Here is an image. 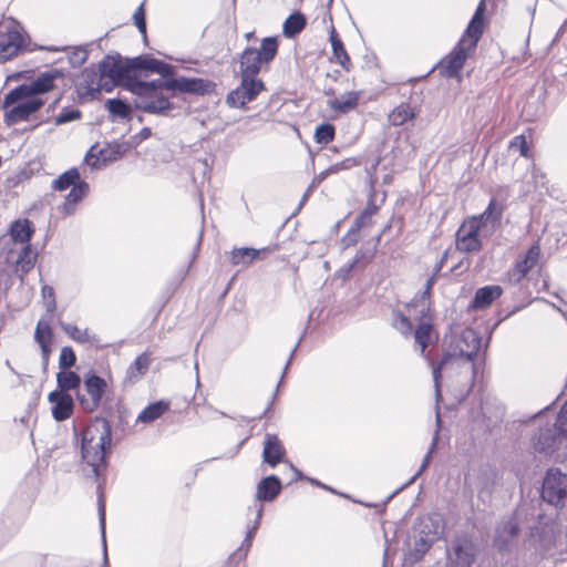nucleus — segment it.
<instances>
[{"instance_id":"3c124183","label":"nucleus","mask_w":567,"mask_h":567,"mask_svg":"<svg viewBox=\"0 0 567 567\" xmlns=\"http://www.w3.org/2000/svg\"><path fill=\"white\" fill-rule=\"evenodd\" d=\"M42 295L45 300V306L49 311H53L55 309V300H54V290L50 286H43Z\"/></svg>"},{"instance_id":"dca6fc26","label":"nucleus","mask_w":567,"mask_h":567,"mask_svg":"<svg viewBox=\"0 0 567 567\" xmlns=\"http://www.w3.org/2000/svg\"><path fill=\"white\" fill-rule=\"evenodd\" d=\"M285 450L279 439L274 434H266L264 443L262 457L270 466H276L281 462Z\"/></svg>"},{"instance_id":"cd10ccee","label":"nucleus","mask_w":567,"mask_h":567,"mask_svg":"<svg viewBox=\"0 0 567 567\" xmlns=\"http://www.w3.org/2000/svg\"><path fill=\"white\" fill-rule=\"evenodd\" d=\"M56 383L59 389L56 391H63L69 393L71 390H80L81 378L78 373L69 370H61L56 374Z\"/></svg>"},{"instance_id":"49530a36","label":"nucleus","mask_w":567,"mask_h":567,"mask_svg":"<svg viewBox=\"0 0 567 567\" xmlns=\"http://www.w3.org/2000/svg\"><path fill=\"white\" fill-rule=\"evenodd\" d=\"M81 112L79 110H64L55 117V124L61 125L71 121L79 120Z\"/></svg>"},{"instance_id":"4be33fe9","label":"nucleus","mask_w":567,"mask_h":567,"mask_svg":"<svg viewBox=\"0 0 567 567\" xmlns=\"http://www.w3.org/2000/svg\"><path fill=\"white\" fill-rule=\"evenodd\" d=\"M377 207L365 209L355 220V227L350 229L346 236L342 238V244L344 247H349L354 245L359 239L358 230L359 228L370 224V219L372 215L375 213Z\"/></svg>"},{"instance_id":"7c9ffc66","label":"nucleus","mask_w":567,"mask_h":567,"mask_svg":"<svg viewBox=\"0 0 567 567\" xmlns=\"http://www.w3.org/2000/svg\"><path fill=\"white\" fill-rule=\"evenodd\" d=\"M414 109L408 103H401L390 114L389 122L393 126H401L410 120L415 117Z\"/></svg>"},{"instance_id":"58836bf2","label":"nucleus","mask_w":567,"mask_h":567,"mask_svg":"<svg viewBox=\"0 0 567 567\" xmlns=\"http://www.w3.org/2000/svg\"><path fill=\"white\" fill-rule=\"evenodd\" d=\"M167 410V405L163 402H156L144 409L137 420L141 422H152L159 417Z\"/></svg>"},{"instance_id":"20e7f679","label":"nucleus","mask_w":567,"mask_h":567,"mask_svg":"<svg viewBox=\"0 0 567 567\" xmlns=\"http://www.w3.org/2000/svg\"><path fill=\"white\" fill-rule=\"evenodd\" d=\"M43 104L44 100L41 96L31 94L27 86L20 85L4 96L3 107L8 110L4 113V121L8 125L27 121Z\"/></svg>"},{"instance_id":"c03bdc74","label":"nucleus","mask_w":567,"mask_h":567,"mask_svg":"<svg viewBox=\"0 0 567 567\" xmlns=\"http://www.w3.org/2000/svg\"><path fill=\"white\" fill-rule=\"evenodd\" d=\"M509 148L511 150H514V151H518L519 154L524 157H527L529 158L530 157V154H529V146L527 144V141H526V137L524 135H517L515 136L511 143H509Z\"/></svg>"},{"instance_id":"0eeeda50","label":"nucleus","mask_w":567,"mask_h":567,"mask_svg":"<svg viewBox=\"0 0 567 567\" xmlns=\"http://www.w3.org/2000/svg\"><path fill=\"white\" fill-rule=\"evenodd\" d=\"M480 349V340L475 333V331L467 329L464 330L460 338L456 341L455 349L453 353H447L444 355L442 361L437 365L432 364V374L435 383L436 395L440 396V379L441 371L444 369L451 361H455L458 358H463L466 361H472V359L476 355Z\"/></svg>"},{"instance_id":"a878e982","label":"nucleus","mask_w":567,"mask_h":567,"mask_svg":"<svg viewBox=\"0 0 567 567\" xmlns=\"http://www.w3.org/2000/svg\"><path fill=\"white\" fill-rule=\"evenodd\" d=\"M455 561L460 567H471L475 560V547L471 542L458 543L455 548Z\"/></svg>"},{"instance_id":"864d4df0","label":"nucleus","mask_w":567,"mask_h":567,"mask_svg":"<svg viewBox=\"0 0 567 567\" xmlns=\"http://www.w3.org/2000/svg\"><path fill=\"white\" fill-rule=\"evenodd\" d=\"M51 344H52V341H48L45 343H41L39 344L41 350H42V357H43V361L45 363H48L49 361V358H50V353H51Z\"/></svg>"},{"instance_id":"603ef678","label":"nucleus","mask_w":567,"mask_h":567,"mask_svg":"<svg viewBox=\"0 0 567 567\" xmlns=\"http://www.w3.org/2000/svg\"><path fill=\"white\" fill-rule=\"evenodd\" d=\"M86 58H87L86 51L78 50V51L74 52L73 58L71 60H72L73 64H75V63L76 64H82V63L85 62Z\"/></svg>"},{"instance_id":"c9c22d12","label":"nucleus","mask_w":567,"mask_h":567,"mask_svg":"<svg viewBox=\"0 0 567 567\" xmlns=\"http://www.w3.org/2000/svg\"><path fill=\"white\" fill-rule=\"evenodd\" d=\"M422 533L424 534V538L422 540L424 543L431 544L433 543L440 534V520L437 517H425L422 519Z\"/></svg>"},{"instance_id":"ea45409f","label":"nucleus","mask_w":567,"mask_h":567,"mask_svg":"<svg viewBox=\"0 0 567 567\" xmlns=\"http://www.w3.org/2000/svg\"><path fill=\"white\" fill-rule=\"evenodd\" d=\"M392 324L404 337L411 336L413 326H412L409 317L403 315L402 312H400V311L393 312Z\"/></svg>"},{"instance_id":"79ce46f5","label":"nucleus","mask_w":567,"mask_h":567,"mask_svg":"<svg viewBox=\"0 0 567 567\" xmlns=\"http://www.w3.org/2000/svg\"><path fill=\"white\" fill-rule=\"evenodd\" d=\"M334 137V127L331 124H322L317 127L315 133L316 142L319 144H328Z\"/></svg>"},{"instance_id":"f704fd0d","label":"nucleus","mask_w":567,"mask_h":567,"mask_svg":"<svg viewBox=\"0 0 567 567\" xmlns=\"http://www.w3.org/2000/svg\"><path fill=\"white\" fill-rule=\"evenodd\" d=\"M61 328L71 339L79 343H92L95 341V337L91 336L87 329H80L68 323H61Z\"/></svg>"},{"instance_id":"09e8293b","label":"nucleus","mask_w":567,"mask_h":567,"mask_svg":"<svg viewBox=\"0 0 567 567\" xmlns=\"http://www.w3.org/2000/svg\"><path fill=\"white\" fill-rule=\"evenodd\" d=\"M436 422H437V426H439L440 425V415L439 414L436 416ZM437 436H439V427L435 431L430 450H429L427 454L425 455V457L421 464L420 471L416 473V475H419L421 472H423L427 467L430 460H431V455L434 452L436 444H437Z\"/></svg>"},{"instance_id":"6ab92c4d","label":"nucleus","mask_w":567,"mask_h":567,"mask_svg":"<svg viewBox=\"0 0 567 567\" xmlns=\"http://www.w3.org/2000/svg\"><path fill=\"white\" fill-rule=\"evenodd\" d=\"M22 47V38L18 32H11L0 40V59L8 60L17 55Z\"/></svg>"},{"instance_id":"8fccbe9b","label":"nucleus","mask_w":567,"mask_h":567,"mask_svg":"<svg viewBox=\"0 0 567 567\" xmlns=\"http://www.w3.org/2000/svg\"><path fill=\"white\" fill-rule=\"evenodd\" d=\"M134 21H135V24L138 29V31L142 33V34H145L146 32V22H145V12H144V9H143V6H140L136 11L134 12Z\"/></svg>"},{"instance_id":"37998d69","label":"nucleus","mask_w":567,"mask_h":567,"mask_svg":"<svg viewBox=\"0 0 567 567\" xmlns=\"http://www.w3.org/2000/svg\"><path fill=\"white\" fill-rule=\"evenodd\" d=\"M76 357L72 348L63 347L59 357V367L61 370H66L75 364Z\"/></svg>"},{"instance_id":"b1692460","label":"nucleus","mask_w":567,"mask_h":567,"mask_svg":"<svg viewBox=\"0 0 567 567\" xmlns=\"http://www.w3.org/2000/svg\"><path fill=\"white\" fill-rule=\"evenodd\" d=\"M152 362L151 354L148 352H143L140 354L135 361L127 369V379L131 382H136L140 380L148 370L150 364Z\"/></svg>"},{"instance_id":"aec40b11","label":"nucleus","mask_w":567,"mask_h":567,"mask_svg":"<svg viewBox=\"0 0 567 567\" xmlns=\"http://www.w3.org/2000/svg\"><path fill=\"white\" fill-rule=\"evenodd\" d=\"M360 94L361 93L358 91L346 92L340 96L331 100L329 102V105L334 111H338L340 113H348L351 110L355 109V106L358 105Z\"/></svg>"},{"instance_id":"bb28decb","label":"nucleus","mask_w":567,"mask_h":567,"mask_svg":"<svg viewBox=\"0 0 567 567\" xmlns=\"http://www.w3.org/2000/svg\"><path fill=\"white\" fill-rule=\"evenodd\" d=\"M306 24V17L301 12H293L285 20L282 33L286 38H293L305 29Z\"/></svg>"},{"instance_id":"6e6552de","label":"nucleus","mask_w":567,"mask_h":567,"mask_svg":"<svg viewBox=\"0 0 567 567\" xmlns=\"http://www.w3.org/2000/svg\"><path fill=\"white\" fill-rule=\"evenodd\" d=\"M106 381L94 373L84 377L83 390L76 392V399L85 412H94L106 391Z\"/></svg>"},{"instance_id":"412c9836","label":"nucleus","mask_w":567,"mask_h":567,"mask_svg":"<svg viewBox=\"0 0 567 567\" xmlns=\"http://www.w3.org/2000/svg\"><path fill=\"white\" fill-rule=\"evenodd\" d=\"M279 480L271 475L264 478L257 486V498L262 501H272L280 492Z\"/></svg>"},{"instance_id":"bf43d9fd","label":"nucleus","mask_w":567,"mask_h":567,"mask_svg":"<svg viewBox=\"0 0 567 567\" xmlns=\"http://www.w3.org/2000/svg\"><path fill=\"white\" fill-rule=\"evenodd\" d=\"M445 258H446V252L443 255V258H442V260H441V262H440L439 269L442 267V264H443V261H444V259H445Z\"/></svg>"},{"instance_id":"9d476101","label":"nucleus","mask_w":567,"mask_h":567,"mask_svg":"<svg viewBox=\"0 0 567 567\" xmlns=\"http://www.w3.org/2000/svg\"><path fill=\"white\" fill-rule=\"evenodd\" d=\"M264 83L258 79L241 78V84L227 96V103L233 107H243L256 99L264 90Z\"/></svg>"},{"instance_id":"7ed1b4c3","label":"nucleus","mask_w":567,"mask_h":567,"mask_svg":"<svg viewBox=\"0 0 567 567\" xmlns=\"http://www.w3.org/2000/svg\"><path fill=\"white\" fill-rule=\"evenodd\" d=\"M110 444L111 426L105 419H95L82 434V458L95 476L100 475V466L104 462L106 446Z\"/></svg>"},{"instance_id":"c85d7f7f","label":"nucleus","mask_w":567,"mask_h":567,"mask_svg":"<svg viewBox=\"0 0 567 567\" xmlns=\"http://www.w3.org/2000/svg\"><path fill=\"white\" fill-rule=\"evenodd\" d=\"M11 236L14 241L20 243L22 245H29L28 243L31 239L33 234L32 224L28 219L17 220L11 225Z\"/></svg>"},{"instance_id":"ddd939ff","label":"nucleus","mask_w":567,"mask_h":567,"mask_svg":"<svg viewBox=\"0 0 567 567\" xmlns=\"http://www.w3.org/2000/svg\"><path fill=\"white\" fill-rule=\"evenodd\" d=\"M48 400L52 404L51 412L54 420L61 422L72 415L74 402L69 393L54 390L49 393Z\"/></svg>"},{"instance_id":"5701e85b","label":"nucleus","mask_w":567,"mask_h":567,"mask_svg":"<svg viewBox=\"0 0 567 567\" xmlns=\"http://www.w3.org/2000/svg\"><path fill=\"white\" fill-rule=\"evenodd\" d=\"M330 42L334 61L339 63L343 69L349 70L351 65L350 58L334 28H331L330 31Z\"/></svg>"},{"instance_id":"c756f323","label":"nucleus","mask_w":567,"mask_h":567,"mask_svg":"<svg viewBox=\"0 0 567 567\" xmlns=\"http://www.w3.org/2000/svg\"><path fill=\"white\" fill-rule=\"evenodd\" d=\"M54 74L45 73L29 84H22V86H27L31 94L41 96V94L47 93L54 87Z\"/></svg>"},{"instance_id":"2f4dec72","label":"nucleus","mask_w":567,"mask_h":567,"mask_svg":"<svg viewBox=\"0 0 567 567\" xmlns=\"http://www.w3.org/2000/svg\"><path fill=\"white\" fill-rule=\"evenodd\" d=\"M89 186L84 182L75 184L66 197V202L63 205L64 214H71L73 212V205L82 200L87 194Z\"/></svg>"},{"instance_id":"13d9d810","label":"nucleus","mask_w":567,"mask_h":567,"mask_svg":"<svg viewBox=\"0 0 567 567\" xmlns=\"http://www.w3.org/2000/svg\"><path fill=\"white\" fill-rule=\"evenodd\" d=\"M254 37V33L252 32H249V33H246V38L249 40Z\"/></svg>"},{"instance_id":"de8ad7c7","label":"nucleus","mask_w":567,"mask_h":567,"mask_svg":"<svg viewBox=\"0 0 567 567\" xmlns=\"http://www.w3.org/2000/svg\"><path fill=\"white\" fill-rule=\"evenodd\" d=\"M556 429L561 435L567 436V401L557 415Z\"/></svg>"},{"instance_id":"72a5a7b5","label":"nucleus","mask_w":567,"mask_h":567,"mask_svg":"<svg viewBox=\"0 0 567 567\" xmlns=\"http://www.w3.org/2000/svg\"><path fill=\"white\" fill-rule=\"evenodd\" d=\"M432 324L427 320H423L419 323L415 332V343L420 346V352L424 355L425 349L431 341Z\"/></svg>"},{"instance_id":"423d86ee","label":"nucleus","mask_w":567,"mask_h":567,"mask_svg":"<svg viewBox=\"0 0 567 567\" xmlns=\"http://www.w3.org/2000/svg\"><path fill=\"white\" fill-rule=\"evenodd\" d=\"M278 52V42L275 38H265L260 50L248 48L240 58L241 78L256 79L262 64H268Z\"/></svg>"},{"instance_id":"f257e3e1","label":"nucleus","mask_w":567,"mask_h":567,"mask_svg":"<svg viewBox=\"0 0 567 567\" xmlns=\"http://www.w3.org/2000/svg\"><path fill=\"white\" fill-rule=\"evenodd\" d=\"M210 82L203 79L179 76L171 80L136 82L132 84L131 90L137 96L135 101L137 109L147 113H163L171 109L169 99L176 91L204 94L210 90Z\"/></svg>"},{"instance_id":"473e14b6","label":"nucleus","mask_w":567,"mask_h":567,"mask_svg":"<svg viewBox=\"0 0 567 567\" xmlns=\"http://www.w3.org/2000/svg\"><path fill=\"white\" fill-rule=\"evenodd\" d=\"M262 250H257L254 248H239L234 249L231 251L230 261L233 265H243L248 266L251 264L256 258L259 257L260 252Z\"/></svg>"},{"instance_id":"a19ab883","label":"nucleus","mask_w":567,"mask_h":567,"mask_svg":"<svg viewBox=\"0 0 567 567\" xmlns=\"http://www.w3.org/2000/svg\"><path fill=\"white\" fill-rule=\"evenodd\" d=\"M106 107L112 115L120 118H127L131 115V107L121 100H109Z\"/></svg>"},{"instance_id":"4d7b16f0","label":"nucleus","mask_w":567,"mask_h":567,"mask_svg":"<svg viewBox=\"0 0 567 567\" xmlns=\"http://www.w3.org/2000/svg\"><path fill=\"white\" fill-rule=\"evenodd\" d=\"M100 514H101V525H102V532L104 533V507L101 506V509H100Z\"/></svg>"},{"instance_id":"39448f33","label":"nucleus","mask_w":567,"mask_h":567,"mask_svg":"<svg viewBox=\"0 0 567 567\" xmlns=\"http://www.w3.org/2000/svg\"><path fill=\"white\" fill-rule=\"evenodd\" d=\"M130 64H124L121 59L106 56L99 66L100 73L85 70L83 76L87 81L90 91H110L121 80L128 78Z\"/></svg>"},{"instance_id":"2eb2a0df","label":"nucleus","mask_w":567,"mask_h":567,"mask_svg":"<svg viewBox=\"0 0 567 567\" xmlns=\"http://www.w3.org/2000/svg\"><path fill=\"white\" fill-rule=\"evenodd\" d=\"M127 148L128 146L125 144H112L109 145L106 148L100 150L99 153L101 157H99L94 153L95 147H92L87 153L85 161L89 165L93 167H100L101 161L103 163L116 161L125 154Z\"/></svg>"},{"instance_id":"f3484780","label":"nucleus","mask_w":567,"mask_h":567,"mask_svg":"<svg viewBox=\"0 0 567 567\" xmlns=\"http://www.w3.org/2000/svg\"><path fill=\"white\" fill-rule=\"evenodd\" d=\"M130 66L132 69L148 70L163 76L173 74L172 65L152 58H136L130 63Z\"/></svg>"},{"instance_id":"e433bc0d","label":"nucleus","mask_w":567,"mask_h":567,"mask_svg":"<svg viewBox=\"0 0 567 567\" xmlns=\"http://www.w3.org/2000/svg\"><path fill=\"white\" fill-rule=\"evenodd\" d=\"M80 182V174L76 168H72L63 173L53 181L52 187L56 190H64L70 186H74Z\"/></svg>"},{"instance_id":"1a4fd4ad","label":"nucleus","mask_w":567,"mask_h":567,"mask_svg":"<svg viewBox=\"0 0 567 567\" xmlns=\"http://www.w3.org/2000/svg\"><path fill=\"white\" fill-rule=\"evenodd\" d=\"M542 497L551 505H564L567 498V476L558 470H549L543 482Z\"/></svg>"},{"instance_id":"4468645a","label":"nucleus","mask_w":567,"mask_h":567,"mask_svg":"<svg viewBox=\"0 0 567 567\" xmlns=\"http://www.w3.org/2000/svg\"><path fill=\"white\" fill-rule=\"evenodd\" d=\"M485 10V0H481L464 35L460 40V42H464L470 49H476L477 42L483 33V16Z\"/></svg>"},{"instance_id":"5fc2aeb1","label":"nucleus","mask_w":567,"mask_h":567,"mask_svg":"<svg viewBox=\"0 0 567 567\" xmlns=\"http://www.w3.org/2000/svg\"><path fill=\"white\" fill-rule=\"evenodd\" d=\"M339 167L338 166H334V167H331L324 172H322L321 174H319L315 179H313V183L312 184H316V183H321L327 176L329 173H336L338 172Z\"/></svg>"},{"instance_id":"f03ea898","label":"nucleus","mask_w":567,"mask_h":567,"mask_svg":"<svg viewBox=\"0 0 567 567\" xmlns=\"http://www.w3.org/2000/svg\"><path fill=\"white\" fill-rule=\"evenodd\" d=\"M502 207L491 199L486 209L476 216L466 218L456 233V248L462 252H477L483 239L494 235L501 227Z\"/></svg>"},{"instance_id":"6e6d98bb","label":"nucleus","mask_w":567,"mask_h":567,"mask_svg":"<svg viewBox=\"0 0 567 567\" xmlns=\"http://www.w3.org/2000/svg\"><path fill=\"white\" fill-rule=\"evenodd\" d=\"M434 282H435V276H432L431 278L427 279L426 286H425V293H430V290Z\"/></svg>"},{"instance_id":"a18cd8bd","label":"nucleus","mask_w":567,"mask_h":567,"mask_svg":"<svg viewBox=\"0 0 567 567\" xmlns=\"http://www.w3.org/2000/svg\"><path fill=\"white\" fill-rule=\"evenodd\" d=\"M34 339L39 344L52 341V330L48 323H43L40 321L37 324Z\"/></svg>"},{"instance_id":"9b49d317","label":"nucleus","mask_w":567,"mask_h":567,"mask_svg":"<svg viewBox=\"0 0 567 567\" xmlns=\"http://www.w3.org/2000/svg\"><path fill=\"white\" fill-rule=\"evenodd\" d=\"M473 52L474 50L467 48L464 42H458L451 54L442 61V70L444 75L447 78L458 76L466 59Z\"/></svg>"},{"instance_id":"4c0bfd02","label":"nucleus","mask_w":567,"mask_h":567,"mask_svg":"<svg viewBox=\"0 0 567 567\" xmlns=\"http://www.w3.org/2000/svg\"><path fill=\"white\" fill-rule=\"evenodd\" d=\"M37 254L31 249L30 245H25L22 248L21 255L17 261L18 269L22 274H27L33 268L35 262Z\"/></svg>"},{"instance_id":"393cba45","label":"nucleus","mask_w":567,"mask_h":567,"mask_svg":"<svg viewBox=\"0 0 567 567\" xmlns=\"http://www.w3.org/2000/svg\"><path fill=\"white\" fill-rule=\"evenodd\" d=\"M518 525L515 518L509 517L503 520L496 530V543L499 547L505 546L512 538L517 536Z\"/></svg>"},{"instance_id":"a211bd4d","label":"nucleus","mask_w":567,"mask_h":567,"mask_svg":"<svg viewBox=\"0 0 567 567\" xmlns=\"http://www.w3.org/2000/svg\"><path fill=\"white\" fill-rule=\"evenodd\" d=\"M502 288L499 286H485L480 288L475 292V297L472 301V308L485 309L492 305V302L502 295Z\"/></svg>"},{"instance_id":"f8f14e48","label":"nucleus","mask_w":567,"mask_h":567,"mask_svg":"<svg viewBox=\"0 0 567 567\" xmlns=\"http://www.w3.org/2000/svg\"><path fill=\"white\" fill-rule=\"evenodd\" d=\"M540 256V249L538 246H532L526 255L518 259L508 272V278L512 282L518 284L525 278V276L537 265Z\"/></svg>"}]
</instances>
